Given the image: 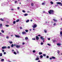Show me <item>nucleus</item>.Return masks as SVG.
Returning a JSON list of instances; mask_svg holds the SVG:
<instances>
[{"label":"nucleus","mask_w":62,"mask_h":62,"mask_svg":"<svg viewBox=\"0 0 62 62\" xmlns=\"http://www.w3.org/2000/svg\"><path fill=\"white\" fill-rule=\"evenodd\" d=\"M48 12L49 14H52L54 12V11L53 10H50Z\"/></svg>","instance_id":"obj_1"},{"label":"nucleus","mask_w":62,"mask_h":62,"mask_svg":"<svg viewBox=\"0 0 62 62\" xmlns=\"http://www.w3.org/2000/svg\"><path fill=\"white\" fill-rule=\"evenodd\" d=\"M38 36V37H39V36H40V35H39Z\"/></svg>","instance_id":"obj_56"},{"label":"nucleus","mask_w":62,"mask_h":62,"mask_svg":"<svg viewBox=\"0 0 62 62\" xmlns=\"http://www.w3.org/2000/svg\"><path fill=\"white\" fill-rule=\"evenodd\" d=\"M5 50H2V52H4V51Z\"/></svg>","instance_id":"obj_51"},{"label":"nucleus","mask_w":62,"mask_h":62,"mask_svg":"<svg viewBox=\"0 0 62 62\" xmlns=\"http://www.w3.org/2000/svg\"><path fill=\"white\" fill-rule=\"evenodd\" d=\"M53 21H54V22H57V20H56L55 19H53Z\"/></svg>","instance_id":"obj_17"},{"label":"nucleus","mask_w":62,"mask_h":62,"mask_svg":"<svg viewBox=\"0 0 62 62\" xmlns=\"http://www.w3.org/2000/svg\"><path fill=\"white\" fill-rule=\"evenodd\" d=\"M43 56H46V54H43Z\"/></svg>","instance_id":"obj_45"},{"label":"nucleus","mask_w":62,"mask_h":62,"mask_svg":"<svg viewBox=\"0 0 62 62\" xmlns=\"http://www.w3.org/2000/svg\"><path fill=\"white\" fill-rule=\"evenodd\" d=\"M48 39L49 40H50V38H48Z\"/></svg>","instance_id":"obj_54"},{"label":"nucleus","mask_w":62,"mask_h":62,"mask_svg":"<svg viewBox=\"0 0 62 62\" xmlns=\"http://www.w3.org/2000/svg\"><path fill=\"white\" fill-rule=\"evenodd\" d=\"M57 4H61V6H62V3L60 2H57Z\"/></svg>","instance_id":"obj_5"},{"label":"nucleus","mask_w":62,"mask_h":62,"mask_svg":"<svg viewBox=\"0 0 62 62\" xmlns=\"http://www.w3.org/2000/svg\"><path fill=\"white\" fill-rule=\"evenodd\" d=\"M30 31H31V29H30Z\"/></svg>","instance_id":"obj_63"},{"label":"nucleus","mask_w":62,"mask_h":62,"mask_svg":"<svg viewBox=\"0 0 62 62\" xmlns=\"http://www.w3.org/2000/svg\"><path fill=\"white\" fill-rule=\"evenodd\" d=\"M1 32H2V33H4V31L3 30H2L1 31Z\"/></svg>","instance_id":"obj_31"},{"label":"nucleus","mask_w":62,"mask_h":62,"mask_svg":"<svg viewBox=\"0 0 62 62\" xmlns=\"http://www.w3.org/2000/svg\"><path fill=\"white\" fill-rule=\"evenodd\" d=\"M25 39L26 40H27L28 39V37H26L25 38Z\"/></svg>","instance_id":"obj_16"},{"label":"nucleus","mask_w":62,"mask_h":62,"mask_svg":"<svg viewBox=\"0 0 62 62\" xmlns=\"http://www.w3.org/2000/svg\"><path fill=\"white\" fill-rule=\"evenodd\" d=\"M11 10H13L14 9H11Z\"/></svg>","instance_id":"obj_55"},{"label":"nucleus","mask_w":62,"mask_h":62,"mask_svg":"<svg viewBox=\"0 0 62 62\" xmlns=\"http://www.w3.org/2000/svg\"><path fill=\"white\" fill-rule=\"evenodd\" d=\"M57 46H61V44L60 43H58L57 44Z\"/></svg>","instance_id":"obj_8"},{"label":"nucleus","mask_w":62,"mask_h":62,"mask_svg":"<svg viewBox=\"0 0 62 62\" xmlns=\"http://www.w3.org/2000/svg\"><path fill=\"white\" fill-rule=\"evenodd\" d=\"M4 54H6V52H4Z\"/></svg>","instance_id":"obj_47"},{"label":"nucleus","mask_w":62,"mask_h":62,"mask_svg":"<svg viewBox=\"0 0 62 62\" xmlns=\"http://www.w3.org/2000/svg\"><path fill=\"white\" fill-rule=\"evenodd\" d=\"M15 3H17V1H16L15 2Z\"/></svg>","instance_id":"obj_50"},{"label":"nucleus","mask_w":62,"mask_h":62,"mask_svg":"<svg viewBox=\"0 0 62 62\" xmlns=\"http://www.w3.org/2000/svg\"><path fill=\"white\" fill-rule=\"evenodd\" d=\"M41 45H43V42H41Z\"/></svg>","instance_id":"obj_33"},{"label":"nucleus","mask_w":62,"mask_h":62,"mask_svg":"<svg viewBox=\"0 0 62 62\" xmlns=\"http://www.w3.org/2000/svg\"><path fill=\"white\" fill-rule=\"evenodd\" d=\"M14 46H16V44H15L14 45Z\"/></svg>","instance_id":"obj_59"},{"label":"nucleus","mask_w":62,"mask_h":62,"mask_svg":"<svg viewBox=\"0 0 62 62\" xmlns=\"http://www.w3.org/2000/svg\"><path fill=\"white\" fill-rule=\"evenodd\" d=\"M5 26H7V27H8V26H9V25H5Z\"/></svg>","instance_id":"obj_36"},{"label":"nucleus","mask_w":62,"mask_h":62,"mask_svg":"<svg viewBox=\"0 0 62 62\" xmlns=\"http://www.w3.org/2000/svg\"><path fill=\"white\" fill-rule=\"evenodd\" d=\"M32 21H33V20H31V22H32Z\"/></svg>","instance_id":"obj_58"},{"label":"nucleus","mask_w":62,"mask_h":62,"mask_svg":"<svg viewBox=\"0 0 62 62\" xmlns=\"http://www.w3.org/2000/svg\"><path fill=\"white\" fill-rule=\"evenodd\" d=\"M17 54H19V52L17 51Z\"/></svg>","instance_id":"obj_57"},{"label":"nucleus","mask_w":62,"mask_h":62,"mask_svg":"<svg viewBox=\"0 0 62 62\" xmlns=\"http://www.w3.org/2000/svg\"><path fill=\"white\" fill-rule=\"evenodd\" d=\"M24 44H25L24 43H22L23 45H24Z\"/></svg>","instance_id":"obj_52"},{"label":"nucleus","mask_w":62,"mask_h":62,"mask_svg":"<svg viewBox=\"0 0 62 62\" xmlns=\"http://www.w3.org/2000/svg\"><path fill=\"white\" fill-rule=\"evenodd\" d=\"M7 48H8V49H9L10 48V47L9 46H8L7 47Z\"/></svg>","instance_id":"obj_21"},{"label":"nucleus","mask_w":62,"mask_h":62,"mask_svg":"<svg viewBox=\"0 0 62 62\" xmlns=\"http://www.w3.org/2000/svg\"><path fill=\"white\" fill-rule=\"evenodd\" d=\"M46 57H47V58H49V56H46Z\"/></svg>","instance_id":"obj_53"},{"label":"nucleus","mask_w":62,"mask_h":62,"mask_svg":"<svg viewBox=\"0 0 62 62\" xmlns=\"http://www.w3.org/2000/svg\"><path fill=\"white\" fill-rule=\"evenodd\" d=\"M41 39H42V40H44V38H43V37H41Z\"/></svg>","instance_id":"obj_15"},{"label":"nucleus","mask_w":62,"mask_h":62,"mask_svg":"<svg viewBox=\"0 0 62 62\" xmlns=\"http://www.w3.org/2000/svg\"><path fill=\"white\" fill-rule=\"evenodd\" d=\"M28 13H29V11H28L27 12Z\"/></svg>","instance_id":"obj_60"},{"label":"nucleus","mask_w":62,"mask_h":62,"mask_svg":"<svg viewBox=\"0 0 62 62\" xmlns=\"http://www.w3.org/2000/svg\"><path fill=\"white\" fill-rule=\"evenodd\" d=\"M0 20L1 21H4V20L2 18L0 19Z\"/></svg>","instance_id":"obj_18"},{"label":"nucleus","mask_w":62,"mask_h":62,"mask_svg":"<svg viewBox=\"0 0 62 62\" xmlns=\"http://www.w3.org/2000/svg\"><path fill=\"white\" fill-rule=\"evenodd\" d=\"M12 52H14V50H12Z\"/></svg>","instance_id":"obj_61"},{"label":"nucleus","mask_w":62,"mask_h":62,"mask_svg":"<svg viewBox=\"0 0 62 62\" xmlns=\"http://www.w3.org/2000/svg\"><path fill=\"white\" fill-rule=\"evenodd\" d=\"M33 30H35V29L34 28L33 29Z\"/></svg>","instance_id":"obj_64"},{"label":"nucleus","mask_w":62,"mask_h":62,"mask_svg":"<svg viewBox=\"0 0 62 62\" xmlns=\"http://www.w3.org/2000/svg\"><path fill=\"white\" fill-rule=\"evenodd\" d=\"M42 5H45V3H42Z\"/></svg>","instance_id":"obj_32"},{"label":"nucleus","mask_w":62,"mask_h":62,"mask_svg":"<svg viewBox=\"0 0 62 62\" xmlns=\"http://www.w3.org/2000/svg\"><path fill=\"white\" fill-rule=\"evenodd\" d=\"M38 62H40V61H38Z\"/></svg>","instance_id":"obj_62"},{"label":"nucleus","mask_w":62,"mask_h":62,"mask_svg":"<svg viewBox=\"0 0 62 62\" xmlns=\"http://www.w3.org/2000/svg\"><path fill=\"white\" fill-rule=\"evenodd\" d=\"M60 35H62V31H61L60 32Z\"/></svg>","instance_id":"obj_40"},{"label":"nucleus","mask_w":62,"mask_h":62,"mask_svg":"<svg viewBox=\"0 0 62 62\" xmlns=\"http://www.w3.org/2000/svg\"><path fill=\"white\" fill-rule=\"evenodd\" d=\"M7 48V47L6 46H3L2 47V49H6Z\"/></svg>","instance_id":"obj_4"},{"label":"nucleus","mask_w":62,"mask_h":62,"mask_svg":"<svg viewBox=\"0 0 62 62\" xmlns=\"http://www.w3.org/2000/svg\"><path fill=\"white\" fill-rule=\"evenodd\" d=\"M39 57H37V58L36 59H35V60H39Z\"/></svg>","instance_id":"obj_10"},{"label":"nucleus","mask_w":62,"mask_h":62,"mask_svg":"<svg viewBox=\"0 0 62 62\" xmlns=\"http://www.w3.org/2000/svg\"><path fill=\"white\" fill-rule=\"evenodd\" d=\"M25 31H26V32H28V30H26Z\"/></svg>","instance_id":"obj_42"},{"label":"nucleus","mask_w":62,"mask_h":62,"mask_svg":"<svg viewBox=\"0 0 62 62\" xmlns=\"http://www.w3.org/2000/svg\"><path fill=\"white\" fill-rule=\"evenodd\" d=\"M29 22V20H27L26 21V23H28Z\"/></svg>","instance_id":"obj_22"},{"label":"nucleus","mask_w":62,"mask_h":62,"mask_svg":"<svg viewBox=\"0 0 62 62\" xmlns=\"http://www.w3.org/2000/svg\"><path fill=\"white\" fill-rule=\"evenodd\" d=\"M33 25L32 26V27H33V28H36V27H37V25L36 24H34V23H33Z\"/></svg>","instance_id":"obj_2"},{"label":"nucleus","mask_w":62,"mask_h":62,"mask_svg":"<svg viewBox=\"0 0 62 62\" xmlns=\"http://www.w3.org/2000/svg\"><path fill=\"white\" fill-rule=\"evenodd\" d=\"M17 9H20V7H18L17 8Z\"/></svg>","instance_id":"obj_41"},{"label":"nucleus","mask_w":62,"mask_h":62,"mask_svg":"<svg viewBox=\"0 0 62 62\" xmlns=\"http://www.w3.org/2000/svg\"><path fill=\"white\" fill-rule=\"evenodd\" d=\"M14 46V45L13 44H12L11 45V47H13Z\"/></svg>","instance_id":"obj_19"},{"label":"nucleus","mask_w":62,"mask_h":62,"mask_svg":"<svg viewBox=\"0 0 62 62\" xmlns=\"http://www.w3.org/2000/svg\"><path fill=\"white\" fill-rule=\"evenodd\" d=\"M54 26H55V25H56V24L55 23H54Z\"/></svg>","instance_id":"obj_48"},{"label":"nucleus","mask_w":62,"mask_h":62,"mask_svg":"<svg viewBox=\"0 0 62 62\" xmlns=\"http://www.w3.org/2000/svg\"><path fill=\"white\" fill-rule=\"evenodd\" d=\"M36 39L37 40H39V38L37 36L36 37Z\"/></svg>","instance_id":"obj_7"},{"label":"nucleus","mask_w":62,"mask_h":62,"mask_svg":"<svg viewBox=\"0 0 62 62\" xmlns=\"http://www.w3.org/2000/svg\"><path fill=\"white\" fill-rule=\"evenodd\" d=\"M42 54V53L41 52H39V55H40V54Z\"/></svg>","instance_id":"obj_23"},{"label":"nucleus","mask_w":62,"mask_h":62,"mask_svg":"<svg viewBox=\"0 0 62 62\" xmlns=\"http://www.w3.org/2000/svg\"><path fill=\"white\" fill-rule=\"evenodd\" d=\"M22 12H24V13H25V11L24 10H23L22 11Z\"/></svg>","instance_id":"obj_27"},{"label":"nucleus","mask_w":62,"mask_h":62,"mask_svg":"<svg viewBox=\"0 0 62 62\" xmlns=\"http://www.w3.org/2000/svg\"><path fill=\"white\" fill-rule=\"evenodd\" d=\"M50 3L51 4H54V3L52 1H51L50 2Z\"/></svg>","instance_id":"obj_28"},{"label":"nucleus","mask_w":62,"mask_h":62,"mask_svg":"<svg viewBox=\"0 0 62 62\" xmlns=\"http://www.w3.org/2000/svg\"><path fill=\"white\" fill-rule=\"evenodd\" d=\"M31 6H34V3L33 2L31 3Z\"/></svg>","instance_id":"obj_11"},{"label":"nucleus","mask_w":62,"mask_h":62,"mask_svg":"<svg viewBox=\"0 0 62 62\" xmlns=\"http://www.w3.org/2000/svg\"><path fill=\"white\" fill-rule=\"evenodd\" d=\"M33 53H35L36 52V51L35 50H33Z\"/></svg>","instance_id":"obj_39"},{"label":"nucleus","mask_w":62,"mask_h":62,"mask_svg":"<svg viewBox=\"0 0 62 62\" xmlns=\"http://www.w3.org/2000/svg\"><path fill=\"white\" fill-rule=\"evenodd\" d=\"M51 57L53 59H55V57L54 56H52Z\"/></svg>","instance_id":"obj_13"},{"label":"nucleus","mask_w":62,"mask_h":62,"mask_svg":"<svg viewBox=\"0 0 62 62\" xmlns=\"http://www.w3.org/2000/svg\"><path fill=\"white\" fill-rule=\"evenodd\" d=\"M19 19H18L16 21V22H19Z\"/></svg>","instance_id":"obj_25"},{"label":"nucleus","mask_w":62,"mask_h":62,"mask_svg":"<svg viewBox=\"0 0 62 62\" xmlns=\"http://www.w3.org/2000/svg\"><path fill=\"white\" fill-rule=\"evenodd\" d=\"M16 47L17 48H20L21 47V46L20 45H16Z\"/></svg>","instance_id":"obj_3"},{"label":"nucleus","mask_w":62,"mask_h":62,"mask_svg":"<svg viewBox=\"0 0 62 62\" xmlns=\"http://www.w3.org/2000/svg\"><path fill=\"white\" fill-rule=\"evenodd\" d=\"M9 42L10 44H12V41H9Z\"/></svg>","instance_id":"obj_9"},{"label":"nucleus","mask_w":62,"mask_h":62,"mask_svg":"<svg viewBox=\"0 0 62 62\" xmlns=\"http://www.w3.org/2000/svg\"><path fill=\"white\" fill-rule=\"evenodd\" d=\"M6 38L7 39H9V37H8V36H7L6 37Z\"/></svg>","instance_id":"obj_26"},{"label":"nucleus","mask_w":62,"mask_h":62,"mask_svg":"<svg viewBox=\"0 0 62 62\" xmlns=\"http://www.w3.org/2000/svg\"><path fill=\"white\" fill-rule=\"evenodd\" d=\"M4 59H2L1 60V61H4Z\"/></svg>","instance_id":"obj_37"},{"label":"nucleus","mask_w":62,"mask_h":62,"mask_svg":"<svg viewBox=\"0 0 62 62\" xmlns=\"http://www.w3.org/2000/svg\"><path fill=\"white\" fill-rule=\"evenodd\" d=\"M22 34H26V32H22Z\"/></svg>","instance_id":"obj_12"},{"label":"nucleus","mask_w":62,"mask_h":62,"mask_svg":"<svg viewBox=\"0 0 62 62\" xmlns=\"http://www.w3.org/2000/svg\"><path fill=\"white\" fill-rule=\"evenodd\" d=\"M20 29H22V27H20Z\"/></svg>","instance_id":"obj_46"},{"label":"nucleus","mask_w":62,"mask_h":62,"mask_svg":"<svg viewBox=\"0 0 62 62\" xmlns=\"http://www.w3.org/2000/svg\"><path fill=\"white\" fill-rule=\"evenodd\" d=\"M49 59H50V60H52V58L51 57H50L49 58Z\"/></svg>","instance_id":"obj_43"},{"label":"nucleus","mask_w":62,"mask_h":62,"mask_svg":"<svg viewBox=\"0 0 62 62\" xmlns=\"http://www.w3.org/2000/svg\"><path fill=\"white\" fill-rule=\"evenodd\" d=\"M40 58H42V57H43V56L42 55H41L40 56Z\"/></svg>","instance_id":"obj_30"},{"label":"nucleus","mask_w":62,"mask_h":62,"mask_svg":"<svg viewBox=\"0 0 62 62\" xmlns=\"http://www.w3.org/2000/svg\"><path fill=\"white\" fill-rule=\"evenodd\" d=\"M57 53L58 54H59L60 53V51L59 50H58L57 51Z\"/></svg>","instance_id":"obj_38"},{"label":"nucleus","mask_w":62,"mask_h":62,"mask_svg":"<svg viewBox=\"0 0 62 62\" xmlns=\"http://www.w3.org/2000/svg\"><path fill=\"white\" fill-rule=\"evenodd\" d=\"M47 45H49V46H51V45L49 44H48Z\"/></svg>","instance_id":"obj_44"},{"label":"nucleus","mask_w":62,"mask_h":62,"mask_svg":"<svg viewBox=\"0 0 62 62\" xmlns=\"http://www.w3.org/2000/svg\"><path fill=\"white\" fill-rule=\"evenodd\" d=\"M14 54H16V52H14Z\"/></svg>","instance_id":"obj_34"},{"label":"nucleus","mask_w":62,"mask_h":62,"mask_svg":"<svg viewBox=\"0 0 62 62\" xmlns=\"http://www.w3.org/2000/svg\"><path fill=\"white\" fill-rule=\"evenodd\" d=\"M44 31L45 33H46V32H47V31H46V30H44Z\"/></svg>","instance_id":"obj_35"},{"label":"nucleus","mask_w":62,"mask_h":62,"mask_svg":"<svg viewBox=\"0 0 62 62\" xmlns=\"http://www.w3.org/2000/svg\"><path fill=\"white\" fill-rule=\"evenodd\" d=\"M28 15V14H24V16H26Z\"/></svg>","instance_id":"obj_14"},{"label":"nucleus","mask_w":62,"mask_h":62,"mask_svg":"<svg viewBox=\"0 0 62 62\" xmlns=\"http://www.w3.org/2000/svg\"><path fill=\"white\" fill-rule=\"evenodd\" d=\"M2 56V53H0V56Z\"/></svg>","instance_id":"obj_20"},{"label":"nucleus","mask_w":62,"mask_h":62,"mask_svg":"<svg viewBox=\"0 0 62 62\" xmlns=\"http://www.w3.org/2000/svg\"><path fill=\"white\" fill-rule=\"evenodd\" d=\"M13 24H15L16 23V21H14L13 22Z\"/></svg>","instance_id":"obj_24"},{"label":"nucleus","mask_w":62,"mask_h":62,"mask_svg":"<svg viewBox=\"0 0 62 62\" xmlns=\"http://www.w3.org/2000/svg\"><path fill=\"white\" fill-rule=\"evenodd\" d=\"M2 24H0V27H2Z\"/></svg>","instance_id":"obj_29"},{"label":"nucleus","mask_w":62,"mask_h":62,"mask_svg":"<svg viewBox=\"0 0 62 62\" xmlns=\"http://www.w3.org/2000/svg\"><path fill=\"white\" fill-rule=\"evenodd\" d=\"M32 39L33 40H35L36 39L35 38H33Z\"/></svg>","instance_id":"obj_49"},{"label":"nucleus","mask_w":62,"mask_h":62,"mask_svg":"<svg viewBox=\"0 0 62 62\" xmlns=\"http://www.w3.org/2000/svg\"><path fill=\"white\" fill-rule=\"evenodd\" d=\"M15 36L16 37V38H20V36L18 35H15Z\"/></svg>","instance_id":"obj_6"}]
</instances>
